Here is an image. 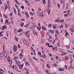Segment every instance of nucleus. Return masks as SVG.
<instances>
[{"label": "nucleus", "mask_w": 74, "mask_h": 74, "mask_svg": "<svg viewBox=\"0 0 74 74\" xmlns=\"http://www.w3.org/2000/svg\"><path fill=\"white\" fill-rule=\"evenodd\" d=\"M41 61H42V62H44V60L42 59H41Z\"/></svg>", "instance_id": "774afa93"}, {"label": "nucleus", "mask_w": 74, "mask_h": 74, "mask_svg": "<svg viewBox=\"0 0 74 74\" xmlns=\"http://www.w3.org/2000/svg\"><path fill=\"white\" fill-rule=\"evenodd\" d=\"M14 32L15 34H16V30H15Z\"/></svg>", "instance_id": "338daca9"}, {"label": "nucleus", "mask_w": 74, "mask_h": 74, "mask_svg": "<svg viewBox=\"0 0 74 74\" xmlns=\"http://www.w3.org/2000/svg\"><path fill=\"white\" fill-rule=\"evenodd\" d=\"M38 26H39V27H41V26H40V23L38 24Z\"/></svg>", "instance_id": "13d9d810"}, {"label": "nucleus", "mask_w": 74, "mask_h": 74, "mask_svg": "<svg viewBox=\"0 0 74 74\" xmlns=\"http://www.w3.org/2000/svg\"><path fill=\"white\" fill-rule=\"evenodd\" d=\"M64 16H65V17H66V16H67L68 15L67 14H65L64 15Z\"/></svg>", "instance_id": "09e8293b"}, {"label": "nucleus", "mask_w": 74, "mask_h": 74, "mask_svg": "<svg viewBox=\"0 0 74 74\" xmlns=\"http://www.w3.org/2000/svg\"><path fill=\"white\" fill-rule=\"evenodd\" d=\"M0 74H3V73L1 72V70H0Z\"/></svg>", "instance_id": "bf43d9fd"}, {"label": "nucleus", "mask_w": 74, "mask_h": 74, "mask_svg": "<svg viewBox=\"0 0 74 74\" xmlns=\"http://www.w3.org/2000/svg\"><path fill=\"white\" fill-rule=\"evenodd\" d=\"M29 32H30V31H27L26 33V34L27 35L28 34V33H29Z\"/></svg>", "instance_id": "c85d7f7f"}, {"label": "nucleus", "mask_w": 74, "mask_h": 74, "mask_svg": "<svg viewBox=\"0 0 74 74\" xmlns=\"http://www.w3.org/2000/svg\"><path fill=\"white\" fill-rule=\"evenodd\" d=\"M25 14L26 16V15H27V18H29V15L27 13V12H25Z\"/></svg>", "instance_id": "0eeeda50"}, {"label": "nucleus", "mask_w": 74, "mask_h": 74, "mask_svg": "<svg viewBox=\"0 0 74 74\" xmlns=\"http://www.w3.org/2000/svg\"><path fill=\"white\" fill-rule=\"evenodd\" d=\"M18 58H19V57H14V58H13V59L14 60H17L16 59H18Z\"/></svg>", "instance_id": "4468645a"}, {"label": "nucleus", "mask_w": 74, "mask_h": 74, "mask_svg": "<svg viewBox=\"0 0 74 74\" xmlns=\"http://www.w3.org/2000/svg\"><path fill=\"white\" fill-rule=\"evenodd\" d=\"M14 12L15 14H16V10L15 9L14 10Z\"/></svg>", "instance_id": "e433bc0d"}, {"label": "nucleus", "mask_w": 74, "mask_h": 74, "mask_svg": "<svg viewBox=\"0 0 74 74\" xmlns=\"http://www.w3.org/2000/svg\"><path fill=\"white\" fill-rule=\"evenodd\" d=\"M3 31H2L1 32H0V34H2V33H3Z\"/></svg>", "instance_id": "e2e57ef3"}, {"label": "nucleus", "mask_w": 74, "mask_h": 74, "mask_svg": "<svg viewBox=\"0 0 74 74\" xmlns=\"http://www.w3.org/2000/svg\"><path fill=\"white\" fill-rule=\"evenodd\" d=\"M51 2L49 0H48V8H49V4H51L50 3Z\"/></svg>", "instance_id": "412c9836"}, {"label": "nucleus", "mask_w": 74, "mask_h": 74, "mask_svg": "<svg viewBox=\"0 0 74 74\" xmlns=\"http://www.w3.org/2000/svg\"><path fill=\"white\" fill-rule=\"evenodd\" d=\"M64 2H65V0H62V3H63V4H64Z\"/></svg>", "instance_id": "052dcab7"}, {"label": "nucleus", "mask_w": 74, "mask_h": 74, "mask_svg": "<svg viewBox=\"0 0 74 74\" xmlns=\"http://www.w3.org/2000/svg\"><path fill=\"white\" fill-rule=\"evenodd\" d=\"M70 67L72 69H74V67L72 66V65H71L70 66Z\"/></svg>", "instance_id": "a878e982"}, {"label": "nucleus", "mask_w": 74, "mask_h": 74, "mask_svg": "<svg viewBox=\"0 0 74 74\" xmlns=\"http://www.w3.org/2000/svg\"><path fill=\"white\" fill-rule=\"evenodd\" d=\"M49 43H46V45H49Z\"/></svg>", "instance_id": "5fc2aeb1"}, {"label": "nucleus", "mask_w": 74, "mask_h": 74, "mask_svg": "<svg viewBox=\"0 0 74 74\" xmlns=\"http://www.w3.org/2000/svg\"><path fill=\"white\" fill-rule=\"evenodd\" d=\"M32 28H33V29H35V26H34V25H33L32 27Z\"/></svg>", "instance_id": "0e129e2a"}, {"label": "nucleus", "mask_w": 74, "mask_h": 74, "mask_svg": "<svg viewBox=\"0 0 74 74\" xmlns=\"http://www.w3.org/2000/svg\"><path fill=\"white\" fill-rule=\"evenodd\" d=\"M3 18H1V23H3Z\"/></svg>", "instance_id": "49530a36"}, {"label": "nucleus", "mask_w": 74, "mask_h": 74, "mask_svg": "<svg viewBox=\"0 0 74 74\" xmlns=\"http://www.w3.org/2000/svg\"><path fill=\"white\" fill-rule=\"evenodd\" d=\"M47 67L48 68H49V67H50V66L49 64H47Z\"/></svg>", "instance_id": "72a5a7b5"}, {"label": "nucleus", "mask_w": 74, "mask_h": 74, "mask_svg": "<svg viewBox=\"0 0 74 74\" xmlns=\"http://www.w3.org/2000/svg\"><path fill=\"white\" fill-rule=\"evenodd\" d=\"M18 47L19 48H20V47L21 46L19 45H18Z\"/></svg>", "instance_id": "680f3d73"}, {"label": "nucleus", "mask_w": 74, "mask_h": 74, "mask_svg": "<svg viewBox=\"0 0 74 74\" xmlns=\"http://www.w3.org/2000/svg\"><path fill=\"white\" fill-rule=\"evenodd\" d=\"M2 29L3 30H4V29H5L7 28V26L6 25H3L2 26Z\"/></svg>", "instance_id": "f03ea898"}, {"label": "nucleus", "mask_w": 74, "mask_h": 74, "mask_svg": "<svg viewBox=\"0 0 74 74\" xmlns=\"http://www.w3.org/2000/svg\"><path fill=\"white\" fill-rule=\"evenodd\" d=\"M15 40H16V41H18L17 38L16 37V36H15Z\"/></svg>", "instance_id": "7c9ffc66"}, {"label": "nucleus", "mask_w": 74, "mask_h": 74, "mask_svg": "<svg viewBox=\"0 0 74 74\" xmlns=\"http://www.w3.org/2000/svg\"><path fill=\"white\" fill-rule=\"evenodd\" d=\"M60 22H64V19L62 20H60Z\"/></svg>", "instance_id": "37998d69"}, {"label": "nucleus", "mask_w": 74, "mask_h": 74, "mask_svg": "<svg viewBox=\"0 0 74 74\" xmlns=\"http://www.w3.org/2000/svg\"><path fill=\"white\" fill-rule=\"evenodd\" d=\"M56 60H58V59H59V57H58V56H56Z\"/></svg>", "instance_id": "79ce46f5"}, {"label": "nucleus", "mask_w": 74, "mask_h": 74, "mask_svg": "<svg viewBox=\"0 0 74 74\" xmlns=\"http://www.w3.org/2000/svg\"><path fill=\"white\" fill-rule=\"evenodd\" d=\"M29 23H28L27 25H25L24 26L25 27H29Z\"/></svg>", "instance_id": "a211bd4d"}, {"label": "nucleus", "mask_w": 74, "mask_h": 74, "mask_svg": "<svg viewBox=\"0 0 74 74\" xmlns=\"http://www.w3.org/2000/svg\"><path fill=\"white\" fill-rule=\"evenodd\" d=\"M49 47L50 48H53V46H49Z\"/></svg>", "instance_id": "de8ad7c7"}, {"label": "nucleus", "mask_w": 74, "mask_h": 74, "mask_svg": "<svg viewBox=\"0 0 74 74\" xmlns=\"http://www.w3.org/2000/svg\"><path fill=\"white\" fill-rule=\"evenodd\" d=\"M8 60L9 62H10V63L12 62V61L10 57L9 56H8Z\"/></svg>", "instance_id": "f257e3e1"}, {"label": "nucleus", "mask_w": 74, "mask_h": 74, "mask_svg": "<svg viewBox=\"0 0 74 74\" xmlns=\"http://www.w3.org/2000/svg\"><path fill=\"white\" fill-rule=\"evenodd\" d=\"M25 1L28 5H29V2L28 1L25 0Z\"/></svg>", "instance_id": "1a4fd4ad"}, {"label": "nucleus", "mask_w": 74, "mask_h": 74, "mask_svg": "<svg viewBox=\"0 0 74 74\" xmlns=\"http://www.w3.org/2000/svg\"><path fill=\"white\" fill-rule=\"evenodd\" d=\"M21 58H23V55H22V53H20V57H21Z\"/></svg>", "instance_id": "5701e85b"}, {"label": "nucleus", "mask_w": 74, "mask_h": 74, "mask_svg": "<svg viewBox=\"0 0 74 74\" xmlns=\"http://www.w3.org/2000/svg\"><path fill=\"white\" fill-rule=\"evenodd\" d=\"M65 7V5L64 3L63 4V8H64Z\"/></svg>", "instance_id": "a18cd8bd"}, {"label": "nucleus", "mask_w": 74, "mask_h": 74, "mask_svg": "<svg viewBox=\"0 0 74 74\" xmlns=\"http://www.w3.org/2000/svg\"><path fill=\"white\" fill-rule=\"evenodd\" d=\"M25 64H26V65H28V62H26L25 63Z\"/></svg>", "instance_id": "8fccbe9b"}, {"label": "nucleus", "mask_w": 74, "mask_h": 74, "mask_svg": "<svg viewBox=\"0 0 74 74\" xmlns=\"http://www.w3.org/2000/svg\"><path fill=\"white\" fill-rule=\"evenodd\" d=\"M57 45H58V47H60V46L59 45V40L58 42V43L57 44Z\"/></svg>", "instance_id": "473e14b6"}, {"label": "nucleus", "mask_w": 74, "mask_h": 74, "mask_svg": "<svg viewBox=\"0 0 74 74\" xmlns=\"http://www.w3.org/2000/svg\"><path fill=\"white\" fill-rule=\"evenodd\" d=\"M43 4H46V1H45V0H43Z\"/></svg>", "instance_id": "4be33fe9"}, {"label": "nucleus", "mask_w": 74, "mask_h": 74, "mask_svg": "<svg viewBox=\"0 0 74 74\" xmlns=\"http://www.w3.org/2000/svg\"><path fill=\"white\" fill-rule=\"evenodd\" d=\"M3 15L5 16L4 17H5V18H7V15H5L4 14H3Z\"/></svg>", "instance_id": "3c124183"}, {"label": "nucleus", "mask_w": 74, "mask_h": 74, "mask_svg": "<svg viewBox=\"0 0 74 74\" xmlns=\"http://www.w3.org/2000/svg\"><path fill=\"white\" fill-rule=\"evenodd\" d=\"M4 53H1L0 54V57H2V56H4Z\"/></svg>", "instance_id": "6e6552de"}, {"label": "nucleus", "mask_w": 74, "mask_h": 74, "mask_svg": "<svg viewBox=\"0 0 74 74\" xmlns=\"http://www.w3.org/2000/svg\"><path fill=\"white\" fill-rule=\"evenodd\" d=\"M3 36V34H0V36L2 37Z\"/></svg>", "instance_id": "4d7b16f0"}, {"label": "nucleus", "mask_w": 74, "mask_h": 74, "mask_svg": "<svg viewBox=\"0 0 74 74\" xmlns=\"http://www.w3.org/2000/svg\"><path fill=\"white\" fill-rule=\"evenodd\" d=\"M17 10H18V12H19V8H18Z\"/></svg>", "instance_id": "6e6d98bb"}, {"label": "nucleus", "mask_w": 74, "mask_h": 74, "mask_svg": "<svg viewBox=\"0 0 74 74\" xmlns=\"http://www.w3.org/2000/svg\"><path fill=\"white\" fill-rule=\"evenodd\" d=\"M69 34V33L67 32H66L65 34L66 36H67Z\"/></svg>", "instance_id": "ea45409f"}, {"label": "nucleus", "mask_w": 74, "mask_h": 74, "mask_svg": "<svg viewBox=\"0 0 74 74\" xmlns=\"http://www.w3.org/2000/svg\"><path fill=\"white\" fill-rule=\"evenodd\" d=\"M56 24H55V25H54L53 26V29H56V27L57 26Z\"/></svg>", "instance_id": "dca6fc26"}, {"label": "nucleus", "mask_w": 74, "mask_h": 74, "mask_svg": "<svg viewBox=\"0 0 74 74\" xmlns=\"http://www.w3.org/2000/svg\"><path fill=\"white\" fill-rule=\"evenodd\" d=\"M59 70L60 71H64V69L63 68H60L59 69Z\"/></svg>", "instance_id": "f8f14e48"}, {"label": "nucleus", "mask_w": 74, "mask_h": 74, "mask_svg": "<svg viewBox=\"0 0 74 74\" xmlns=\"http://www.w3.org/2000/svg\"><path fill=\"white\" fill-rule=\"evenodd\" d=\"M22 29H19L18 30V32H22Z\"/></svg>", "instance_id": "2eb2a0df"}, {"label": "nucleus", "mask_w": 74, "mask_h": 74, "mask_svg": "<svg viewBox=\"0 0 74 74\" xmlns=\"http://www.w3.org/2000/svg\"><path fill=\"white\" fill-rule=\"evenodd\" d=\"M36 27H37V28L38 30H41V28H40V27H39L38 26H36Z\"/></svg>", "instance_id": "f3484780"}, {"label": "nucleus", "mask_w": 74, "mask_h": 74, "mask_svg": "<svg viewBox=\"0 0 74 74\" xmlns=\"http://www.w3.org/2000/svg\"><path fill=\"white\" fill-rule=\"evenodd\" d=\"M21 8H22V9H23V10H24L25 9V8L24 7V6H21Z\"/></svg>", "instance_id": "bb28decb"}, {"label": "nucleus", "mask_w": 74, "mask_h": 74, "mask_svg": "<svg viewBox=\"0 0 74 74\" xmlns=\"http://www.w3.org/2000/svg\"><path fill=\"white\" fill-rule=\"evenodd\" d=\"M48 11V14H50V12H51V10L49 9H48L47 10Z\"/></svg>", "instance_id": "ddd939ff"}, {"label": "nucleus", "mask_w": 74, "mask_h": 74, "mask_svg": "<svg viewBox=\"0 0 74 74\" xmlns=\"http://www.w3.org/2000/svg\"><path fill=\"white\" fill-rule=\"evenodd\" d=\"M7 25H8L10 23L8 22H7Z\"/></svg>", "instance_id": "69168bd1"}, {"label": "nucleus", "mask_w": 74, "mask_h": 74, "mask_svg": "<svg viewBox=\"0 0 74 74\" xmlns=\"http://www.w3.org/2000/svg\"><path fill=\"white\" fill-rule=\"evenodd\" d=\"M60 28H62V27H63V25H61V26H60Z\"/></svg>", "instance_id": "58836bf2"}, {"label": "nucleus", "mask_w": 74, "mask_h": 74, "mask_svg": "<svg viewBox=\"0 0 74 74\" xmlns=\"http://www.w3.org/2000/svg\"><path fill=\"white\" fill-rule=\"evenodd\" d=\"M46 71L48 74H52V73H50L49 72V71H48V70L46 69Z\"/></svg>", "instance_id": "9d476101"}, {"label": "nucleus", "mask_w": 74, "mask_h": 74, "mask_svg": "<svg viewBox=\"0 0 74 74\" xmlns=\"http://www.w3.org/2000/svg\"><path fill=\"white\" fill-rule=\"evenodd\" d=\"M29 60L30 62H31L32 61V59L30 58H29Z\"/></svg>", "instance_id": "c03bdc74"}, {"label": "nucleus", "mask_w": 74, "mask_h": 74, "mask_svg": "<svg viewBox=\"0 0 74 74\" xmlns=\"http://www.w3.org/2000/svg\"><path fill=\"white\" fill-rule=\"evenodd\" d=\"M29 14L30 15H33V13H32V12H30Z\"/></svg>", "instance_id": "a19ab883"}, {"label": "nucleus", "mask_w": 74, "mask_h": 74, "mask_svg": "<svg viewBox=\"0 0 74 74\" xmlns=\"http://www.w3.org/2000/svg\"><path fill=\"white\" fill-rule=\"evenodd\" d=\"M53 66H56H56H57V65L56 64H53Z\"/></svg>", "instance_id": "603ef678"}, {"label": "nucleus", "mask_w": 74, "mask_h": 74, "mask_svg": "<svg viewBox=\"0 0 74 74\" xmlns=\"http://www.w3.org/2000/svg\"><path fill=\"white\" fill-rule=\"evenodd\" d=\"M38 54L40 55V56H41V52L40 51L38 52Z\"/></svg>", "instance_id": "2f4dec72"}, {"label": "nucleus", "mask_w": 74, "mask_h": 74, "mask_svg": "<svg viewBox=\"0 0 74 74\" xmlns=\"http://www.w3.org/2000/svg\"><path fill=\"white\" fill-rule=\"evenodd\" d=\"M59 21V20L58 19H56L55 20V22H58Z\"/></svg>", "instance_id": "4c0bfd02"}, {"label": "nucleus", "mask_w": 74, "mask_h": 74, "mask_svg": "<svg viewBox=\"0 0 74 74\" xmlns=\"http://www.w3.org/2000/svg\"><path fill=\"white\" fill-rule=\"evenodd\" d=\"M23 41L25 44H26V43H27V42H26V40H25L24 39H23Z\"/></svg>", "instance_id": "39448f33"}, {"label": "nucleus", "mask_w": 74, "mask_h": 74, "mask_svg": "<svg viewBox=\"0 0 74 74\" xmlns=\"http://www.w3.org/2000/svg\"><path fill=\"white\" fill-rule=\"evenodd\" d=\"M7 55H8V53H7V52L5 51L4 53V55L5 57L6 58H7Z\"/></svg>", "instance_id": "7ed1b4c3"}, {"label": "nucleus", "mask_w": 74, "mask_h": 74, "mask_svg": "<svg viewBox=\"0 0 74 74\" xmlns=\"http://www.w3.org/2000/svg\"><path fill=\"white\" fill-rule=\"evenodd\" d=\"M68 58L69 57H66L65 58V59L66 60H67V59H68Z\"/></svg>", "instance_id": "f704fd0d"}, {"label": "nucleus", "mask_w": 74, "mask_h": 74, "mask_svg": "<svg viewBox=\"0 0 74 74\" xmlns=\"http://www.w3.org/2000/svg\"><path fill=\"white\" fill-rule=\"evenodd\" d=\"M24 25V23H21V26H23V25Z\"/></svg>", "instance_id": "c756f323"}, {"label": "nucleus", "mask_w": 74, "mask_h": 74, "mask_svg": "<svg viewBox=\"0 0 74 74\" xmlns=\"http://www.w3.org/2000/svg\"><path fill=\"white\" fill-rule=\"evenodd\" d=\"M13 51L14 52H16V48H13Z\"/></svg>", "instance_id": "393cba45"}, {"label": "nucleus", "mask_w": 74, "mask_h": 74, "mask_svg": "<svg viewBox=\"0 0 74 74\" xmlns=\"http://www.w3.org/2000/svg\"><path fill=\"white\" fill-rule=\"evenodd\" d=\"M33 59H34V60H37V61H38V59H37V58H36V57H33Z\"/></svg>", "instance_id": "aec40b11"}, {"label": "nucleus", "mask_w": 74, "mask_h": 74, "mask_svg": "<svg viewBox=\"0 0 74 74\" xmlns=\"http://www.w3.org/2000/svg\"><path fill=\"white\" fill-rule=\"evenodd\" d=\"M45 54L42 55V56H41V58H45Z\"/></svg>", "instance_id": "b1692460"}, {"label": "nucleus", "mask_w": 74, "mask_h": 74, "mask_svg": "<svg viewBox=\"0 0 74 74\" xmlns=\"http://www.w3.org/2000/svg\"><path fill=\"white\" fill-rule=\"evenodd\" d=\"M14 60L16 62V63H17V64H19V62L17 60Z\"/></svg>", "instance_id": "6ab92c4d"}, {"label": "nucleus", "mask_w": 74, "mask_h": 74, "mask_svg": "<svg viewBox=\"0 0 74 74\" xmlns=\"http://www.w3.org/2000/svg\"><path fill=\"white\" fill-rule=\"evenodd\" d=\"M18 66L20 70H22L23 71V67H21V65H18Z\"/></svg>", "instance_id": "20e7f679"}, {"label": "nucleus", "mask_w": 74, "mask_h": 74, "mask_svg": "<svg viewBox=\"0 0 74 74\" xmlns=\"http://www.w3.org/2000/svg\"><path fill=\"white\" fill-rule=\"evenodd\" d=\"M70 30L71 32H74V27H73V28H71L70 29Z\"/></svg>", "instance_id": "423d86ee"}, {"label": "nucleus", "mask_w": 74, "mask_h": 74, "mask_svg": "<svg viewBox=\"0 0 74 74\" xmlns=\"http://www.w3.org/2000/svg\"><path fill=\"white\" fill-rule=\"evenodd\" d=\"M1 71H3V72H4V71H3V69H0Z\"/></svg>", "instance_id": "864d4df0"}, {"label": "nucleus", "mask_w": 74, "mask_h": 74, "mask_svg": "<svg viewBox=\"0 0 74 74\" xmlns=\"http://www.w3.org/2000/svg\"><path fill=\"white\" fill-rule=\"evenodd\" d=\"M66 54H67V53H65V52L62 53V54L63 55H66Z\"/></svg>", "instance_id": "c9c22d12"}, {"label": "nucleus", "mask_w": 74, "mask_h": 74, "mask_svg": "<svg viewBox=\"0 0 74 74\" xmlns=\"http://www.w3.org/2000/svg\"><path fill=\"white\" fill-rule=\"evenodd\" d=\"M42 30H46V28H45V27L44 26H42Z\"/></svg>", "instance_id": "9b49d317"}, {"label": "nucleus", "mask_w": 74, "mask_h": 74, "mask_svg": "<svg viewBox=\"0 0 74 74\" xmlns=\"http://www.w3.org/2000/svg\"><path fill=\"white\" fill-rule=\"evenodd\" d=\"M52 26V25L51 24H49L48 25V27H51V26Z\"/></svg>", "instance_id": "cd10ccee"}]
</instances>
